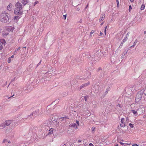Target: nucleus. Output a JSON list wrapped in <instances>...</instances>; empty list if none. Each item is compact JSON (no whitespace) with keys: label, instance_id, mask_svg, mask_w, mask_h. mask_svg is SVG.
Here are the masks:
<instances>
[{"label":"nucleus","instance_id":"nucleus-25","mask_svg":"<svg viewBox=\"0 0 146 146\" xmlns=\"http://www.w3.org/2000/svg\"><path fill=\"white\" fill-rule=\"evenodd\" d=\"M132 9V7L131 5H130L129 6V11H130V10Z\"/></svg>","mask_w":146,"mask_h":146},{"label":"nucleus","instance_id":"nucleus-28","mask_svg":"<svg viewBox=\"0 0 146 146\" xmlns=\"http://www.w3.org/2000/svg\"><path fill=\"white\" fill-rule=\"evenodd\" d=\"M89 145L90 146H94V145H93V144L92 143H90L89 144Z\"/></svg>","mask_w":146,"mask_h":146},{"label":"nucleus","instance_id":"nucleus-26","mask_svg":"<svg viewBox=\"0 0 146 146\" xmlns=\"http://www.w3.org/2000/svg\"><path fill=\"white\" fill-rule=\"evenodd\" d=\"M116 2L117 4V5L118 6L119 4V1L118 0H116Z\"/></svg>","mask_w":146,"mask_h":146},{"label":"nucleus","instance_id":"nucleus-2","mask_svg":"<svg viewBox=\"0 0 146 146\" xmlns=\"http://www.w3.org/2000/svg\"><path fill=\"white\" fill-rule=\"evenodd\" d=\"M16 8L14 10V13L16 15L21 14L22 12L21 10L22 9V5L19 2H17L15 5Z\"/></svg>","mask_w":146,"mask_h":146},{"label":"nucleus","instance_id":"nucleus-36","mask_svg":"<svg viewBox=\"0 0 146 146\" xmlns=\"http://www.w3.org/2000/svg\"><path fill=\"white\" fill-rule=\"evenodd\" d=\"M106 30H104V33H105V35H106Z\"/></svg>","mask_w":146,"mask_h":146},{"label":"nucleus","instance_id":"nucleus-32","mask_svg":"<svg viewBox=\"0 0 146 146\" xmlns=\"http://www.w3.org/2000/svg\"><path fill=\"white\" fill-rule=\"evenodd\" d=\"M82 141L81 140L79 139L78 140V142L80 143Z\"/></svg>","mask_w":146,"mask_h":146},{"label":"nucleus","instance_id":"nucleus-30","mask_svg":"<svg viewBox=\"0 0 146 146\" xmlns=\"http://www.w3.org/2000/svg\"><path fill=\"white\" fill-rule=\"evenodd\" d=\"M119 143H120V144L122 145L124 144V143H123L121 142H119Z\"/></svg>","mask_w":146,"mask_h":146},{"label":"nucleus","instance_id":"nucleus-35","mask_svg":"<svg viewBox=\"0 0 146 146\" xmlns=\"http://www.w3.org/2000/svg\"><path fill=\"white\" fill-rule=\"evenodd\" d=\"M89 3H88V4H87V5H86V8L88 7V5H89Z\"/></svg>","mask_w":146,"mask_h":146},{"label":"nucleus","instance_id":"nucleus-40","mask_svg":"<svg viewBox=\"0 0 146 146\" xmlns=\"http://www.w3.org/2000/svg\"><path fill=\"white\" fill-rule=\"evenodd\" d=\"M3 125H4V123L2 124H1V126H2V127H3Z\"/></svg>","mask_w":146,"mask_h":146},{"label":"nucleus","instance_id":"nucleus-11","mask_svg":"<svg viewBox=\"0 0 146 146\" xmlns=\"http://www.w3.org/2000/svg\"><path fill=\"white\" fill-rule=\"evenodd\" d=\"M54 130L53 128H51L49 130V132L48 133V134H52L53 133V130Z\"/></svg>","mask_w":146,"mask_h":146},{"label":"nucleus","instance_id":"nucleus-15","mask_svg":"<svg viewBox=\"0 0 146 146\" xmlns=\"http://www.w3.org/2000/svg\"><path fill=\"white\" fill-rule=\"evenodd\" d=\"M137 40H135V41H134V43L132 46L133 47H134V46H135V45L136 44V43H137Z\"/></svg>","mask_w":146,"mask_h":146},{"label":"nucleus","instance_id":"nucleus-6","mask_svg":"<svg viewBox=\"0 0 146 146\" xmlns=\"http://www.w3.org/2000/svg\"><path fill=\"white\" fill-rule=\"evenodd\" d=\"M21 2L23 5H25L28 3V1L27 0H22Z\"/></svg>","mask_w":146,"mask_h":146},{"label":"nucleus","instance_id":"nucleus-1","mask_svg":"<svg viewBox=\"0 0 146 146\" xmlns=\"http://www.w3.org/2000/svg\"><path fill=\"white\" fill-rule=\"evenodd\" d=\"M8 14L5 12L1 13L0 16V21L4 23H7L9 21Z\"/></svg>","mask_w":146,"mask_h":146},{"label":"nucleus","instance_id":"nucleus-20","mask_svg":"<svg viewBox=\"0 0 146 146\" xmlns=\"http://www.w3.org/2000/svg\"><path fill=\"white\" fill-rule=\"evenodd\" d=\"M11 58H8V63H10L11 62Z\"/></svg>","mask_w":146,"mask_h":146},{"label":"nucleus","instance_id":"nucleus-17","mask_svg":"<svg viewBox=\"0 0 146 146\" xmlns=\"http://www.w3.org/2000/svg\"><path fill=\"white\" fill-rule=\"evenodd\" d=\"M60 119H68L69 118L65 117L60 118Z\"/></svg>","mask_w":146,"mask_h":146},{"label":"nucleus","instance_id":"nucleus-4","mask_svg":"<svg viewBox=\"0 0 146 146\" xmlns=\"http://www.w3.org/2000/svg\"><path fill=\"white\" fill-rule=\"evenodd\" d=\"M121 124L120 126L121 127H124L125 125V119L124 118H122L121 119Z\"/></svg>","mask_w":146,"mask_h":146},{"label":"nucleus","instance_id":"nucleus-27","mask_svg":"<svg viewBox=\"0 0 146 146\" xmlns=\"http://www.w3.org/2000/svg\"><path fill=\"white\" fill-rule=\"evenodd\" d=\"M76 123L78 124V125H79V121H76Z\"/></svg>","mask_w":146,"mask_h":146},{"label":"nucleus","instance_id":"nucleus-33","mask_svg":"<svg viewBox=\"0 0 146 146\" xmlns=\"http://www.w3.org/2000/svg\"><path fill=\"white\" fill-rule=\"evenodd\" d=\"M100 35L102 36L103 35V34L102 32H100Z\"/></svg>","mask_w":146,"mask_h":146},{"label":"nucleus","instance_id":"nucleus-37","mask_svg":"<svg viewBox=\"0 0 146 146\" xmlns=\"http://www.w3.org/2000/svg\"><path fill=\"white\" fill-rule=\"evenodd\" d=\"M107 26H106V27H105V30H106V29H107Z\"/></svg>","mask_w":146,"mask_h":146},{"label":"nucleus","instance_id":"nucleus-5","mask_svg":"<svg viewBox=\"0 0 146 146\" xmlns=\"http://www.w3.org/2000/svg\"><path fill=\"white\" fill-rule=\"evenodd\" d=\"M105 18V15L104 14H102L101 15L100 18L99 19V22H101V21L103 20Z\"/></svg>","mask_w":146,"mask_h":146},{"label":"nucleus","instance_id":"nucleus-38","mask_svg":"<svg viewBox=\"0 0 146 146\" xmlns=\"http://www.w3.org/2000/svg\"><path fill=\"white\" fill-rule=\"evenodd\" d=\"M134 0H130V1L131 2H133Z\"/></svg>","mask_w":146,"mask_h":146},{"label":"nucleus","instance_id":"nucleus-24","mask_svg":"<svg viewBox=\"0 0 146 146\" xmlns=\"http://www.w3.org/2000/svg\"><path fill=\"white\" fill-rule=\"evenodd\" d=\"M63 17H64V19H65L66 18V16L65 15H63Z\"/></svg>","mask_w":146,"mask_h":146},{"label":"nucleus","instance_id":"nucleus-10","mask_svg":"<svg viewBox=\"0 0 146 146\" xmlns=\"http://www.w3.org/2000/svg\"><path fill=\"white\" fill-rule=\"evenodd\" d=\"M131 112L134 114V115L135 116L137 114V111H135L133 110H131Z\"/></svg>","mask_w":146,"mask_h":146},{"label":"nucleus","instance_id":"nucleus-21","mask_svg":"<svg viewBox=\"0 0 146 146\" xmlns=\"http://www.w3.org/2000/svg\"><path fill=\"white\" fill-rule=\"evenodd\" d=\"M8 141V140H7V139H4L3 140V143H6V142H7Z\"/></svg>","mask_w":146,"mask_h":146},{"label":"nucleus","instance_id":"nucleus-44","mask_svg":"<svg viewBox=\"0 0 146 146\" xmlns=\"http://www.w3.org/2000/svg\"><path fill=\"white\" fill-rule=\"evenodd\" d=\"M145 33H146V32H145V31L144 32V34H145Z\"/></svg>","mask_w":146,"mask_h":146},{"label":"nucleus","instance_id":"nucleus-39","mask_svg":"<svg viewBox=\"0 0 146 146\" xmlns=\"http://www.w3.org/2000/svg\"><path fill=\"white\" fill-rule=\"evenodd\" d=\"M104 22H103L101 24V25H102L104 23Z\"/></svg>","mask_w":146,"mask_h":146},{"label":"nucleus","instance_id":"nucleus-12","mask_svg":"<svg viewBox=\"0 0 146 146\" xmlns=\"http://www.w3.org/2000/svg\"><path fill=\"white\" fill-rule=\"evenodd\" d=\"M3 43L1 42V41H0V50L2 49L3 48Z\"/></svg>","mask_w":146,"mask_h":146},{"label":"nucleus","instance_id":"nucleus-34","mask_svg":"<svg viewBox=\"0 0 146 146\" xmlns=\"http://www.w3.org/2000/svg\"><path fill=\"white\" fill-rule=\"evenodd\" d=\"M7 142H8V143H11V142L9 140H8V141Z\"/></svg>","mask_w":146,"mask_h":146},{"label":"nucleus","instance_id":"nucleus-14","mask_svg":"<svg viewBox=\"0 0 146 146\" xmlns=\"http://www.w3.org/2000/svg\"><path fill=\"white\" fill-rule=\"evenodd\" d=\"M145 8V5L144 4H143L141 6V10H144Z\"/></svg>","mask_w":146,"mask_h":146},{"label":"nucleus","instance_id":"nucleus-23","mask_svg":"<svg viewBox=\"0 0 146 146\" xmlns=\"http://www.w3.org/2000/svg\"><path fill=\"white\" fill-rule=\"evenodd\" d=\"M95 127H93L92 128V131H94L95 130Z\"/></svg>","mask_w":146,"mask_h":146},{"label":"nucleus","instance_id":"nucleus-43","mask_svg":"<svg viewBox=\"0 0 146 146\" xmlns=\"http://www.w3.org/2000/svg\"><path fill=\"white\" fill-rule=\"evenodd\" d=\"M84 146H88L87 145H84Z\"/></svg>","mask_w":146,"mask_h":146},{"label":"nucleus","instance_id":"nucleus-8","mask_svg":"<svg viewBox=\"0 0 146 146\" xmlns=\"http://www.w3.org/2000/svg\"><path fill=\"white\" fill-rule=\"evenodd\" d=\"M12 5L11 4H10L7 7V9L9 11H11V8L12 7Z\"/></svg>","mask_w":146,"mask_h":146},{"label":"nucleus","instance_id":"nucleus-29","mask_svg":"<svg viewBox=\"0 0 146 146\" xmlns=\"http://www.w3.org/2000/svg\"><path fill=\"white\" fill-rule=\"evenodd\" d=\"M132 146H138V145L137 144H134Z\"/></svg>","mask_w":146,"mask_h":146},{"label":"nucleus","instance_id":"nucleus-3","mask_svg":"<svg viewBox=\"0 0 146 146\" xmlns=\"http://www.w3.org/2000/svg\"><path fill=\"white\" fill-rule=\"evenodd\" d=\"M141 98V96L140 94H137L136 96V97L135 99V101L136 102H138L139 101Z\"/></svg>","mask_w":146,"mask_h":146},{"label":"nucleus","instance_id":"nucleus-31","mask_svg":"<svg viewBox=\"0 0 146 146\" xmlns=\"http://www.w3.org/2000/svg\"><path fill=\"white\" fill-rule=\"evenodd\" d=\"M14 57V55H12L11 56V58H13Z\"/></svg>","mask_w":146,"mask_h":146},{"label":"nucleus","instance_id":"nucleus-22","mask_svg":"<svg viewBox=\"0 0 146 146\" xmlns=\"http://www.w3.org/2000/svg\"><path fill=\"white\" fill-rule=\"evenodd\" d=\"M20 47H19L17 49L15 50V52L17 51L18 50H20Z\"/></svg>","mask_w":146,"mask_h":146},{"label":"nucleus","instance_id":"nucleus-41","mask_svg":"<svg viewBox=\"0 0 146 146\" xmlns=\"http://www.w3.org/2000/svg\"><path fill=\"white\" fill-rule=\"evenodd\" d=\"M145 117H146V116H143V118H145Z\"/></svg>","mask_w":146,"mask_h":146},{"label":"nucleus","instance_id":"nucleus-19","mask_svg":"<svg viewBox=\"0 0 146 146\" xmlns=\"http://www.w3.org/2000/svg\"><path fill=\"white\" fill-rule=\"evenodd\" d=\"M95 31L94 30H92L90 32V36H91L93 33H94Z\"/></svg>","mask_w":146,"mask_h":146},{"label":"nucleus","instance_id":"nucleus-13","mask_svg":"<svg viewBox=\"0 0 146 146\" xmlns=\"http://www.w3.org/2000/svg\"><path fill=\"white\" fill-rule=\"evenodd\" d=\"M13 27H9L8 29H7V30H8V31H13Z\"/></svg>","mask_w":146,"mask_h":146},{"label":"nucleus","instance_id":"nucleus-16","mask_svg":"<svg viewBox=\"0 0 146 146\" xmlns=\"http://www.w3.org/2000/svg\"><path fill=\"white\" fill-rule=\"evenodd\" d=\"M75 126H76V128H77V126H76V124L75 123H73L71 125V127H75Z\"/></svg>","mask_w":146,"mask_h":146},{"label":"nucleus","instance_id":"nucleus-42","mask_svg":"<svg viewBox=\"0 0 146 146\" xmlns=\"http://www.w3.org/2000/svg\"><path fill=\"white\" fill-rule=\"evenodd\" d=\"M1 29L0 28V33L1 32Z\"/></svg>","mask_w":146,"mask_h":146},{"label":"nucleus","instance_id":"nucleus-18","mask_svg":"<svg viewBox=\"0 0 146 146\" xmlns=\"http://www.w3.org/2000/svg\"><path fill=\"white\" fill-rule=\"evenodd\" d=\"M129 125L131 128H133L134 127V125L133 124L130 123L129 124Z\"/></svg>","mask_w":146,"mask_h":146},{"label":"nucleus","instance_id":"nucleus-7","mask_svg":"<svg viewBox=\"0 0 146 146\" xmlns=\"http://www.w3.org/2000/svg\"><path fill=\"white\" fill-rule=\"evenodd\" d=\"M5 122V125L7 126H8L11 123V121L10 120L6 121Z\"/></svg>","mask_w":146,"mask_h":146},{"label":"nucleus","instance_id":"nucleus-9","mask_svg":"<svg viewBox=\"0 0 146 146\" xmlns=\"http://www.w3.org/2000/svg\"><path fill=\"white\" fill-rule=\"evenodd\" d=\"M89 84H90V82H88L87 83L84 84H83L82 86H81V87H84L88 86L89 85Z\"/></svg>","mask_w":146,"mask_h":146}]
</instances>
